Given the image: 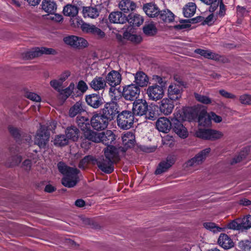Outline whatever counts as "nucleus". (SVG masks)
<instances>
[{
  "label": "nucleus",
  "instance_id": "31",
  "mask_svg": "<svg viewBox=\"0 0 251 251\" xmlns=\"http://www.w3.org/2000/svg\"><path fill=\"white\" fill-rule=\"evenodd\" d=\"M42 8L46 12L52 14L56 12L57 5L54 0H43Z\"/></svg>",
  "mask_w": 251,
  "mask_h": 251
},
{
  "label": "nucleus",
  "instance_id": "7",
  "mask_svg": "<svg viewBox=\"0 0 251 251\" xmlns=\"http://www.w3.org/2000/svg\"><path fill=\"white\" fill-rule=\"evenodd\" d=\"M105 79L106 83L111 86L109 91V95L116 100V97L113 95L114 92L116 90L115 86L119 85L121 82V75L118 71L112 70L107 75Z\"/></svg>",
  "mask_w": 251,
  "mask_h": 251
},
{
  "label": "nucleus",
  "instance_id": "61",
  "mask_svg": "<svg viewBox=\"0 0 251 251\" xmlns=\"http://www.w3.org/2000/svg\"><path fill=\"white\" fill-rule=\"evenodd\" d=\"M49 19L56 22H60L63 20V17L61 15L56 13L50 14Z\"/></svg>",
  "mask_w": 251,
  "mask_h": 251
},
{
  "label": "nucleus",
  "instance_id": "27",
  "mask_svg": "<svg viewBox=\"0 0 251 251\" xmlns=\"http://www.w3.org/2000/svg\"><path fill=\"white\" fill-rule=\"evenodd\" d=\"M219 245L225 249H229L234 246V243L226 234H221L218 240Z\"/></svg>",
  "mask_w": 251,
  "mask_h": 251
},
{
  "label": "nucleus",
  "instance_id": "41",
  "mask_svg": "<svg viewBox=\"0 0 251 251\" xmlns=\"http://www.w3.org/2000/svg\"><path fill=\"white\" fill-rule=\"evenodd\" d=\"M204 3L209 5V11L213 13L217 9L219 4V0H200Z\"/></svg>",
  "mask_w": 251,
  "mask_h": 251
},
{
  "label": "nucleus",
  "instance_id": "51",
  "mask_svg": "<svg viewBox=\"0 0 251 251\" xmlns=\"http://www.w3.org/2000/svg\"><path fill=\"white\" fill-rule=\"evenodd\" d=\"M71 18V22L74 26L80 27L82 31H83V26L84 25H88L89 23L84 22L81 18L78 17H75V18Z\"/></svg>",
  "mask_w": 251,
  "mask_h": 251
},
{
  "label": "nucleus",
  "instance_id": "5",
  "mask_svg": "<svg viewBox=\"0 0 251 251\" xmlns=\"http://www.w3.org/2000/svg\"><path fill=\"white\" fill-rule=\"evenodd\" d=\"M134 116L130 111H123L117 116V124L122 129H127L131 128L133 125Z\"/></svg>",
  "mask_w": 251,
  "mask_h": 251
},
{
  "label": "nucleus",
  "instance_id": "58",
  "mask_svg": "<svg viewBox=\"0 0 251 251\" xmlns=\"http://www.w3.org/2000/svg\"><path fill=\"white\" fill-rule=\"evenodd\" d=\"M219 11L216 14V16L217 17L218 16L220 17H222L225 16L226 14V8L224 4L223 3L222 0H219Z\"/></svg>",
  "mask_w": 251,
  "mask_h": 251
},
{
  "label": "nucleus",
  "instance_id": "37",
  "mask_svg": "<svg viewBox=\"0 0 251 251\" xmlns=\"http://www.w3.org/2000/svg\"><path fill=\"white\" fill-rule=\"evenodd\" d=\"M196 10V4L193 2H189L183 8L184 16L187 18L191 17L194 15Z\"/></svg>",
  "mask_w": 251,
  "mask_h": 251
},
{
  "label": "nucleus",
  "instance_id": "14",
  "mask_svg": "<svg viewBox=\"0 0 251 251\" xmlns=\"http://www.w3.org/2000/svg\"><path fill=\"white\" fill-rule=\"evenodd\" d=\"M147 94L150 100L157 101L163 97L164 90L162 86L154 84L148 87Z\"/></svg>",
  "mask_w": 251,
  "mask_h": 251
},
{
  "label": "nucleus",
  "instance_id": "57",
  "mask_svg": "<svg viewBox=\"0 0 251 251\" xmlns=\"http://www.w3.org/2000/svg\"><path fill=\"white\" fill-rule=\"evenodd\" d=\"M26 97L28 99L32 100V101H36V102H40L41 100V98L40 97V96H39L38 95H37L36 93H32V92H29V93H27Z\"/></svg>",
  "mask_w": 251,
  "mask_h": 251
},
{
  "label": "nucleus",
  "instance_id": "40",
  "mask_svg": "<svg viewBox=\"0 0 251 251\" xmlns=\"http://www.w3.org/2000/svg\"><path fill=\"white\" fill-rule=\"evenodd\" d=\"M203 226L207 229L214 233L220 232L222 231H224L225 228L220 227L214 223L206 222L203 223Z\"/></svg>",
  "mask_w": 251,
  "mask_h": 251
},
{
  "label": "nucleus",
  "instance_id": "30",
  "mask_svg": "<svg viewBox=\"0 0 251 251\" xmlns=\"http://www.w3.org/2000/svg\"><path fill=\"white\" fill-rule=\"evenodd\" d=\"M82 14L84 18L96 19L99 16L100 11L96 7H83Z\"/></svg>",
  "mask_w": 251,
  "mask_h": 251
},
{
  "label": "nucleus",
  "instance_id": "23",
  "mask_svg": "<svg viewBox=\"0 0 251 251\" xmlns=\"http://www.w3.org/2000/svg\"><path fill=\"white\" fill-rule=\"evenodd\" d=\"M156 126L159 131L167 133L171 129V124L167 118L161 117L157 121Z\"/></svg>",
  "mask_w": 251,
  "mask_h": 251
},
{
  "label": "nucleus",
  "instance_id": "18",
  "mask_svg": "<svg viewBox=\"0 0 251 251\" xmlns=\"http://www.w3.org/2000/svg\"><path fill=\"white\" fill-rule=\"evenodd\" d=\"M83 32L92 34L99 39L103 38L105 34L101 29L93 24L84 25L83 26Z\"/></svg>",
  "mask_w": 251,
  "mask_h": 251
},
{
  "label": "nucleus",
  "instance_id": "20",
  "mask_svg": "<svg viewBox=\"0 0 251 251\" xmlns=\"http://www.w3.org/2000/svg\"><path fill=\"white\" fill-rule=\"evenodd\" d=\"M87 103L94 108H98L102 103L103 99L99 94H93L86 96Z\"/></svg>",
  "mask_w": 251,
  "mask_h": 251
},
{
  "label": "nucleus",
  "instance_id": "54",
  "mask_svg": "<svg viewBox=\"0 0 251 251\" xmlns=\"http://www.w3.org/2000/svg\"><path fill=\"white\" fill-rule=\"evenodd\" d=\"M75 87V84L73 82L71 83L67 88L62 90V94L66 97H68L72 94Z\"/></svg>",
  "mask_w": 251,
  "mask_h": 251
},
{
  "label": "nucleus",
  "instance_id": "50",
  "mask_svg": "<svg viewBox=\"0 0 251 251\" xmlns=\"http://www.w3.org/2000/svg\"><path fill=\"white\" fill-rule=\"evenodd\" d=\"M96 160L93 156L87 155L85 156L79 162V167L81 169H85L87 165L91 162L95 161Z\"/></svg>",
  "mask_w": 251,
  "mask_h": 251
},
{
  "label": "nucleus",
  "instance_id": "22",
  "mask_svg": "<svg viewBox=\"0 0 251 251\" xmlns=\"http://www.w3.org/2000/svg\"><path fill=\"white\" fill-rule=\"evenodd\" d=\"M108 19L110 22L113 24H123L127 21L126 15L120 11L111 12L109 15Z\"/></svg>",
  "mask_w": 251,
  "mask_h": 251
},
{
  "label": "nucleus",
  "instance_id": "47",
  "mask_svg": "<svg viewBox=\"0 0 251 251\" xmlns=\"http://www.w3.org/2000/svg\"><path fill=\"white\" fill-rule=\"evenodd\" d=\"M249 151L248 148H245L239 153V154L234 157L231 162V164L236 163L240 162L243 159L245 158L248 155Z\"/></svg>",
  "mask_w": 251,
  "mask_h": 251
},
{
  "label": "nucleus",
  "instance_id": "3",
  "mask_svg": "<svg viewBox=\"0 0 251 251\" xmlns=\"http://www.w3.org/2000/svg\"><path fill=\"white\" fill-rule=\"evenodd\" d=\"M104 157L96 160L99 168L102 172L110 174L114 170L113 163L119 160L118 149L115 147H108L104 150Z\"/></svg>",
  "mask_w": 251,
  "mask_h": 251
},
{
  "label": "nucleus",
  "instance_id": "42",
  "mask_svg": "<svg viewBox=\"0 0 251 251\" xmlns=\"http://www.w3.org/2000/svg\"><path fill=\"white\" fill-rule=\"evenodd\" d=\"M143 31L146 35L152 36L156 33L157 30L154 25L152 23H150L144 25Z\"/></svg>",
  "mask_w": 251,
  "mask_h": 251
},
{
  "label": "nucleus",
  "instance_id": "59",
  "mask_svg": "<svg viewBox=\"0 0 251 251\" xmlns=\"http://www.w3.org/2000/svg\"><path fill=\"white\" fill-rule=\"evenodd\" d=\"M8 130L15 138H18L20 136V131L17 128L10 126H8Z\"/></svg>",
  "mask_w": 251,
  "mask_h": 251
},
{
  "label": "nucleus",
  "instance_id": "21",
  "mask_svg": "<svg viewBox=\"0 0 251 251\" xmlns=\"http://www.w3.org/2000/svg\"><path fill=\"white\" fill-rule=\"evenodd\" d=\"M90 87L95 91L104 90L106 87V81L102 77L96 76L90 83Z\"/></svg>",
  "mask_w": 251,
  "mask_h": 251
},
{
  "label": "nucleus",
  "instance_id": "19",
  "mask_svg": "<svg viewBox=\"0 0 251 251\" xmlns=\"http://www.w3.org/2000/svg\"><path fill=\"white\" fill-rule=\"evenodd\" d=\"M174 107V100L169 98L163 99L159 103L160 111L165 115L171 114Z\"/></svg>",
  "mask_w": 251,
  "mask_h": 251
},
{
  "label": "nucleus",
  "instance_id": "44",
  "mask_svg": "<svg viewBox=\"0 0 251 251\" xmlns=\"http://www.w3.org/2000/svg\"><path fill=\"white\" fill-rule=\"evenodd\" d=\"M240 221V218L233 220L226 225V228L233 230H242Z\"/></svg>",
  "mask_w": 251,
  "mask_h": 251
},
{
  "label": "nucleus",
  "instance_id": "35",
  "mask_svg": "<svg viewBox=\"0 0 251 251\" xmlns=\"http://www.w3.org/2000/svg\"><path fill=\"white\" fill-rule=\"evenodd\" d=\"M158 16L161 20L168 23L173 22L175 18V15L169 9L161 10Z\"/></svg>",
  "mask_w": 251,
  "mask_h": 251
},
{
  "label": "nucleus",
  "instance_id": "49",
  "mask_svg": "<svg viewBox=\"0 0 251 251\" xmlns=\"http://www.w3.org/2000/svg\"><path fill=\"white\" fill-rule=\"evenodd\" d=\"M194 95L197 100L201 103L208 104L212 102L211 99L208 96L201 95L198 93H195Z\"/></svg>",
  "mask_w": 251,
  "mask_h": 251
},
{
  "label": "nucleus",
  "instance_id": "10",
  "mask_svg": "<svg viewBox=\"0 0 251 251\" xmlns=\"http://www.w3.org/2000/svg\"><path fill=\"white\" fill-rule=\"evenodd\" d=\"M140 93V88L134 84L125 86L123 88V96L126 100H134Z\"/></svg>",
  "mask_w": 251,
  "mask_h": 251
},
{
  "label": "nucleus",
  "instance_id": "15",
  "mask_svg": "<svg viewBox=\"0 0 251 251\" xmlns=\"http://www.w3.org/2000/svg\"><path fill=\"white\" fill-rule=\"evenodd\" d=\"M102 114L109 121L113 120L118 113V105L114 101L107 102L101 109Z\"/></svg>",
  "mask_w": 251,
  "mask_h": 251
},
{
  "label": "nucleus",
  "instance_id": "24",
  "mask_svg": "<svg viewBox=\"0 0 251 251\" xmlns=\"http://www.w3.org/2000/svg\"><path fill=\"white\" fill-rule=\"evenodd\" d=\"M123 143L126 148H130L134 146L135 143V137L131 131H126L122 137Z\"/></svg>",
  "mask_w": 251,
  "mask_h": 251
},
{
  "label": "nucleus",
  "instance_id": "13",
  "mask_svg": "<svg viewBox=\"0 0 251 251\" xmlns=\"http://www.w3.org/2000/svg\"><path fill=\"white\" fill-rule=\"evenodd\" d=\"M184 83L182 81L178 82V84L172 83L168 89V98L175 101L181 98L182 86Z\"/></svg>",
  "mask_w": 251,
  "mask_h": 251
},
{
  "label": "nucleus",
  "instance_id": "16",
  "mask_svg": "<svg viewBox=\"0 0 251 251\" xmlns=\"http://www.w3.org/2000/svg\"><path fill=\"white\" fill-rule=\"evenodd\" d=\"M148 105L146 100L138 99L133 103L132 113L134 115L142 116L146 114Z\"/></svg>",
  "mask_w": 251,
  "mask_h": 251
},
{
  "label": "nucleus",
  "instance_id": "46",
  "mask_svg": "<svg viewBox=\"0 0 251 251\" xmlns=\"http://www.w3.org/2000/svg\"><path fill=\"white\" fill-rule=\"evenodd\" d=\"M240 220L242 230L248 229L251 227V216H247L240 219Z\"/></svg>",
  "mask_w": 251,
  "mask_h": 251
},
{
  "label": "nucleus",
  "instance_id": "56",
  "mask_svg": "<svg viewBox=\"0 0 251 251\" xmlns=\"http://www.w3.org/2000/svg\"><path fill=\"white\" fill-rule=\"evenodd\" d=\"M240 101L242 104H251V95L244 94L241 96Z\"/></svg>",
  "mask_w": 251,
  "mask_h": 251
},
{
  "label": "nucleus",
  "instance_id": "34",
  "mask_svg": "<svg viewBox=\"0 0 251 251\" xmlns=\"http://www.w3.org/2000/svg\"><path fill=\"white\" fill-rule=\"evenodd\" d=\"M194 52L205 58L213 60H218L219 58L218 54H215L209 50L197 49L195 50Z\"/></svg>",
  "mask_w": 251,
  "mask_h": 251
},
{
  "label": "nucleus",
  "instance_id": "32",
  "mask_svg": "<svg viewBox=\"0 0 251 251\" xmlns=\"http://www.w3.org/2000/svg\"><path fill=\"white\" fill-rule=\"evenodd\" d=\"M119 8L124 12L127 13L134 10L136 5L134 2L130 0H122L119 3Z\"/></svg>",
  "mask_w": 251,
  "mask_h": 251
},
{
  "label": "nucleus",
  "instance_id": "29",
  "mask_svg": "<svg viewBox=\"0 0 251 251\" xmlns=\"http://www.w3.org/2000/svg\"><path fill=\"white\" fill-rule=\"evenodd\" d=\"M175 160L174 157H168L166 161L161 162L155 171L156 174H160L165 172L174 164Z\"/></svg>",
  "mask_w": 251,
  "mask_h": 251
},
{
  "label": "nucleus",
  "instance_id": "48",
  "mask_svg": "<svg viewBox=\"0 0 251 251\" xmlns=\"http://www.w3.org/2000/svg\"><path fill=\"white\" fill-rule=\"evenodd\" d=\"M68 140L66 135H58L54 139V144L59 146H65L67 144Z\"/></svg>",
  "mask_w": 251,
  "mask_h": 251
},
{
  "label": "nucleus",
  "instance_id": "55",
  "mask_svg": "<svg viewBox=\"0 0 251 251\" xmlns=\"http://www.w3.org/2000/svg\"><path fill=\"white\" fill-rule=\"evenodd\" d=\"M77 89L82 93H85L88 89V86L87 84L83 80L78 81L77 84Z\"/></svg>",
  "mask_w": 251,
  "mask_h": 251
},
{
  "label": "nucleus",
  "instance_id": "4",
  "mask_svg": "<svg viewBox=\"0 0 251 251\" xmlns=\"http://www.w3.org/2000/svg\"><path fill=\"white\" fill-rule=\"evenodd\" d=\"M58 168L59 172L64 175L62 179V183L64 186L71 188L76 184L78 181L79 173L76 168L68 167L61 162L58 163Z\"/></svg>",
  "mask_w": 251,
  "mask_h": 251
},
{
  "label": "nucleus",
  "instance_id": "8",
  "mask_svg": "<svg viewBox=\"0 0 251 251\" xmlns=\"http://www.w3.org/2000/svg\"><path fill=\"white\" fill-rule=\"evenodd\" d=\"M109 120L101 113H95L91 119L92 126L97 130H103L107 128Z\"/></svg>",
  "mask_w": 251,
  "mask_h": 251
},
{
  "label": "nucleus",
  "instance_id": "53",
  "mask_svg": "<svg viewBox=\"0 0 251 251\" xmlns=\"http://www.w3.org/2000/svg\"><path fill=\"white\" fill-rule=\"evenodd\" d=\"M50 84L51 86L54 88L55 90L58 92H60L62 90V84L63 83L60 82V80L58 79H53L50 82Z\"/></svg>",
  "mask_w": 251,
  "mask_h": 251
},
{
  "label": "nucleus",
  "instance_id": "43",
  "mask_svg": "<svg viewBox=\"0 0 251 251\" xmlns=\"http://www.w3.org/2000/svg\"><path fill=\"white\" fill-rule=\"evenodd\" d=\"M27 156L30 158V159L25 160L23 163V167L25 170H29L31 166L32 161L34 163L36 162L37 156L35 153L32 156L30 154H28Z\"/></svg>",
  "mask_w": 251,
  "mask_h": 251
},
{
  "label": "nucleus",
  "instance_id": "63",
  "mask_svg": "<svg viewBox=\"0 0 251 251\" xmlns=\"http://www.w3.org/2000/svg\"><path fill=\"white\" fill-rule=\"evenodd\" d=\"M209 114L211 120H212L217 123H219L222 122V118L221 116L216 115L213 112H210Z\"/></svg>",
  "mask_w": 251,
  "mask_h": 251
},
{
  "label": "nucleus",
  "instance_id": "62",
  "mask_svg": "<svg viewBox=\"0 0 251 251\" xmlns=\"http://www.w3.org/2000/svg\"><path fill=\"white\" fill-rule=\"evenodd\" d=\"M219 93L224 98L228 99H235L236 96L225 90L222 89L219 91Z\"/></svg>",
  "mask_w": 251,
  "mask_h": 251
},
{
  "label": "nucleus",
  "instance_id": "38",
  "mask_svg": "<svg viewBox=\"0 0 251 251\" xmlns=\"http://www.w3.org/2000/svg\"><path fill=\"white\" fill-rule=\"evenodd\" d=\"M83 110L81 102L80 101L77 102L70 108L69 110V115L71 117H74Z\"/></svg>",
  "mask_w": 251,
  "mask_h": 251
},
{
  "label": "nucleus",
  "instance_id": "9",
  "mask_svg": "<svg viewBox=\"0 0 251 251\" xmlns=\"http://www.w3.org/2000/svg\"><path fill=\"white\" fill-rule=\"evenodd\" d=\"M50 133L46 127L41 126L40 128L37 131L34 138V144L40 148H44L49 141Z\"/></svg>",
  "mask_w": 251,
  "mask_h": 251
},
{
  "label": "nucleus",
  "instance_id": "1",
  "mask_svg": "<svg viewBox=\"0 0 251 251\" xmlns=\"http://www.w3.org/2000/svg\"><path fill=\"white\" fill-rule=\"evenodd\" d=\"M82 121L87 123H81L78 122V125L81 129L83 131L85 141H83L81 146L85 150H88L90 144V142H87L86 140L91 141L94 142L99 143L102 142L103 144L107 145V147H113L112 145V143L115 140V135L111 130H107L105 132H97L90 129V125L88 123V119L87 118H82Z\"/></svg>",
  "mask_w": 251,
  "mask_h": 251
},
{
  "label": "nucleus",
  "instance_id": "36",
  "mask_svg": "<svg viewBox=\"0 0 251 251\" xmlns=\"http://www.w3.org/2000/svg\"><path fill=\"white\" fill-rule=\"evenodd\" d=\"M65 133L69 139L75 141L78 137L79 130L75 126H71L67 128Z\"/></svg>",
  "mask_w": 251,
  "mask_h": 251
},
{
  "label": "nucleus",
  "instance_id": "64",
  "mask_svg": "<svg viewBox=\"0 0 251 251\" xmlns=\"http://www.w3.org/2000/svg\"><path fill=\"white\" fill-rule=\"evenodd\" d=\"M71 75V73L69 71L63 72L60 75L59 79L60 82L63 83Z\"/></svg>",
  "mask_w": 251,
  "mask_h": 251
},
{
  "label": "nucleus",
  "instance_id": "2",
  "mask_svg": "<svg viewBox=\"0 0 251 251\" xmlns=\"http://www.w3.org/2000/svg\"><path fill=\"white\" fill-rule=\"evenodd\" d=\"M174 130L180 138L187 137L188 132L186 127L180 123L182 121H191L197 117V114L193 108L188 107L182 111H177L174 114Z\"/></svg>",
  "mask_w": 251,
  "mask_h": 251
},
{
  "label": "nucleus",
  "instance_id": "11",
  "mask_svg": "<svg viewBox=\"0 0 251 251\" xmlns=\"http://www.w3.org/2000/svg\"><path fill=\"white\" fill-rule=\"evenodd\" d=\"M197 137L209 140H215L221 138L223 134L219 131L210 129L199 128L196 132Z\"/></svg>",
  "mask_w": 251,
  "mask_h": 251
},
{
  "label": "nucleus",
  "instance_id": "33",
  "mask_svg": "<svg viewBox=\"0 0 251 251\" xmlns=\"http://www.w3.org/2000/svg\"><path fill=\"white\" fill-rule=\"evenodd\" d=\"M63 12L66 16H68L72 18H75L77 16L78 8L75 5L67 4L64 7Z\"/></svg>",
  "mask_w": 251,
  "mask_h": 251
},
{
  "label": "nucleus",
  "instance_id": "12",
  "mask_svg": "<svg viewBox=\"0 0 251 251\" xmlns=\"http://www.w3.org/2000/svg\"><path fill=\"white\" fill-rule=\"evenodd\" d=\"M65 43L74 48L80 49L87 47V41L82 37L70 35L63 38Z\"/></svg>",
  "mask_w": 251,
  "mask_h": 251
},
{
  "label": "nucleus",
  "instance_id": "45",
  "mask_svg": "<svg viewBox=\"0 0 251 251\" xmlns=\"http://www.w3.org/2000/svg\"><path fill=\"white\" fill-rule=\"evenodd\" d=\"M238 247L242 251H251V240L248 239L242 240L239 242Z\"/></svg>",
  "mask_w": 251,
  "mask_h": 251
},
{
  "label": "nucleus",
  "instance_id": "60",
  "mask_svg": "<svg viewBox=\"0 0 251 251\" xmlns=\"http://www.w3.org/2000/svg\"><path fill=\"white\" fill-rule=\"evenodd\" d=\"M217 17L212 13L207 16L204 20V22L208 25H211L212 23L217 19Z\"/></svg>",
  "mask_w": 251,
  "mask_h": 251
},
{
  "label": "nucleus",
  "instance_id": "39",
  "mask_svg": "<svg viewBox=\"0 0 251 251\" xmlns=\"http://www.w3.org/2000/svg\"><path fill=\"white\" fill-rule=\"evenodd\" d=\"M128 21L133 25L139 26L143 24L144 19L140 15L135 14L130 15Z\"/></svg>",
  "mask_w": 251,
  "mask_h": 251
},
{
  "label": "nucleus",
  "instance_id": "26",
  "mask_svg": "<svg viewBox=\"0 0 251 251\" xmlns=\"http://www.w3.org/2000/svg\"><path fill=\"white\" fill-rule=\"evenodd\" d=\"M149 80L148 76L143 72H138L134 75V82L138 87H143L147 86Z\"/></svg>",
  "mask_w": 251,
  "mask_h": 251
},
{
  "label": "nucleus",
  "instance_id": "28",
  "mask_svg": "<svg viewBox=\"0 0 251 251\" xmlns=\"http://www.w3.org/2000/svg\"><path fill=\"white\" fill-rule=\"evenodd\" d=\"M143 9L146 14L150 17H155L158 16L160 11L156 5L149 3L144 5Z\"/></svg>",
  "mask_w": 251,
  "mask_h": 251
},
{
  "label": "nucleus",
  "instance_id": "17",
  "mask_svg": "<svg viewBox=\"0 0 251 251\" xmlns=\"http://www.w3.org/2000/svg\"><path fill=\"white\" fill-rule=\"evenodd\" d=\"M210 151V148H207L202 150L200 153L197 154L194 157L188 160L186 163V166L188 167H191L201 164L205 159Z\"/></svg>",
  "mask_w": 251,
  "mask_h": 251
},
{
  "label": "nucleus",
  "instance_id": "6",
  "mask_svg": "<svg viewBox=\"0 0 251 251\" xmlns=\"http://www.w3.org/2000/svg\"><path fill=\"white\" fill-rule=\"evenodd\" d=\"M56 51L52 48L36 47L22 53V57L26 60L31 59L43 54H55Z\"/></svg>",
  "mask_w": 251,
  "mask_h": 251
},
{
  "label": "nucleus",
  "instance_id": "52",
  "mask_svg": "<svg viewBox=\"0 0 251 251\" xmlns=\"http://www.w3.org/2000/svg\"><path fill=\"white\" fill-rule=\"evenodd\" d=\"M22 161V157L20 155L12 156L7 163L8 167H13L18 165Z\"/></svg>",
  "mask_w": 251,
  "mask_h": 251
},
{
  "label": "nucleus",
  "instance_id": "25",
  "mask_svg": "<svg viewBox=\"0 0 251 251\" xmlns=\"http://www.w3.org/2000/svg\"><path fill=\"white\" fill-rule=\"evenodd\" d=\"M193 109L196 110V112L197 114V117L198 116L199 125L203 126H208L211 125V122L210 118V114H207V112L205 109L202 110L198 115L196 109L195 108ZM197 118V117L195 119Z\"/></svg>",
  "mask_w": 251,
  "mask_h": 251
}]
</instances>
